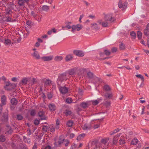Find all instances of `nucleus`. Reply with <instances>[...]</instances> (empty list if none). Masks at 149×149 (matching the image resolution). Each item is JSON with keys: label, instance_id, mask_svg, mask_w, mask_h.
<instances>
[{"label": "nucleus", "instance_id": "obj_1", "mask_svg": "<svg viewBox=\"0 0 149 149\" xmlns=\"http://www.w3.org/2000/svg\"><path fill=\"white\" fill-rule=\"evenodd\" d=\"M68 77H69L67 72H65L60 74L58 76V78L57 80L58 85L60 86L61 83L63 80H66Z\"/></svg>", "mask_w": 149, "mask_h": 149}, {"label": "nucleus", "instance_id": "obj_2", "mask_svg": "<svg viewBox=\"0 0 149 149\" xmlns=\"http://www.w3.org/2000/svg\"><path fill=\"white\" fill-rule=\"evenodd\" d=\"M5 83L6 85L4 88L5 89L8 91L11 90L16 86L15 84L10 83V81H7Z\"/></svg>", "mask_w": 149, "mask_h": 149}, {"label": "nucleus", "instance_id": "obj_3", "mask_svg": "<svg viewBox=\"0 0 149 149\" xmlns=\"http://www.w3.org/2000/svg\"><path fill=\"white\" fill-rule=\"evenodd\" d=\"M82 28V26L80 24H78L76 25H73L72 26L71 31L74 33L76 30L79 31Z\"/></svg>", "mask_w": 149, "mask_h": 149}, {"label": "nucleus", "instance_id": "obj_4", "mask_svg": "<svg viewBox=\"0 0 149 149\" xmlns=\"http://www.w3.org/2000/svg\"><path fill=\"white\" fill-rule=\"evenodd\" d=\"M104 20L106 21L112 22L114 21V18L113 17L111 13L107 14L106 15L104 18Z\"/></svg>", "mask_w": 149, "mask_h": 149}, {"label": "nucleus", "instance_id": "obj_5", "mask_svg": "<svg viewBox=\"0 0 149 149\" xmlns=\"http://www.w3.org/2000/svg\"><path fill=\"white\" fill-rule=\"evenodd\" d=\"M73 53L79 57H83L84 55V53L81 50H75L74 51Z\"/></svg>", "mask_w": 149, "mask_h": 149}, {"label": "nucleus", "instance_id": "obj_6", "mask_svg": "<svg viewBox=\"0 0 149 149\" xmlns=\"http://www.w3.org/2000/svg\"><path fill=\"white\" fill-rule=\"evenodd\" d=\"M60 92L63 94H64L68 92V88L65 87H61L59 88Z\"/></svg>", "mask_w": 149, "mask_h": 149}, {"label": "nucleus", "instance_id": "obj_7", "mask_svg": "<svg viewBox=\"0 0 149 149\" xmlns=\"http://www.w3.org/2000/svg\"><path fill=\"white\" fill-rule=\"evenodd\" d=\"M28 81V79L26 77L23 78L21 81L19 82V85L22 86L23 85H26Z\"/></svg>", "mask_w": 149, "mask_h": 149}, {"label": "nucleus", "instance_id": "obj_8", "mask_svg": "<svg viewBox=\"0 0 149 149\" xmlns=\"http://www.w3.org/2000/svg\"><path fill=\"white\" fill-rule=\"evenodd\" d=\"M108 21H102V20H99L97 21V22L99 24H101L102 26L103 27H106L108 26Z\"/></svg>", "mask_w": 149, "mask_h": 149}, {"label": "nucleus", "instance_id": "obj_9", "mask_svg": "<svg viewBox=\"0 0 149 149\" xmlns=\"http://www.w3.org/2000/svg\"><path fill=\"white\" fill-rule=\"evenodd\" d=\"M53 58V56H44L41 58V59L44 61H49L52 60Z\"/></svg>", "mask_w": 149, "mask_h": 149}, {"label": "nucleus", "instance_id": "obj_10", "mask_svg": "<svg viewBox=\"0 0 149 149\" xmlns=\"http://www.w3.org/2000/svg\"><path fill=\"white\" fill-rule=\"evenodd\" d=\"M104 96L106 99H110L112 97L113 95L111 93L107 92L104 93Z\"/></svg>", "mask_w": 149, "mask_h": 149}, {"label": "nucleus", "instance_id": "obj_11", "mask_svg": "<svg viewBox=\"0 0 149 149\" xmlns=\"http://www.w3.org/2000/svg\"><path fill=\"white\" fill-rule=\"evenodd\" d=\"M118 6L119 8H122L123 10L125 9L127 6L126 3H123L120 1H119Z\"/></svg>", "mask_w": 149, "mask_h": 149}, {"label": "nucleus", "instance_id": "obj_12", "mask_svg": "<svg viewBox=\"0 0 149 149\" xmlns=\"http://www.w3.org/2000/svg\"><path fill=\"white\" fill-rule=\"evenodd\" d=\"M44 113L42 111H40L38 113V115L40 118L41 120H45L46 119V118L44 116Z\"/></svg>", "mask_w": 149, "mask_h": 149}, {"label": "nucleus", "instance_id": "obj_13", "mask_svg": "<svg viewBox=\"0 0 149 149\" xmlns=\"http://www.w3.org/2000/svg\"><path fill=\"white\" fill-rule=\"evenodd\" d=\"M49 108L50 111H53L56 110V107L54 104H50L48 106Z\"/></svg>", "mask_w": 149, "mask_h": 149}, {"label": "nucleus", "instance_id": "obj_14", "mask_svg": "<svg viewBox=\"0 0 149 149\" xmlns=\"http://www.w3.org/2000/svg\"><path fill=\"white\" fill-rule=\"evenodd\" d=\"M92 127L91 123L86 124L84 125L82 128L84 130H89Z\"/></svg>", "mask_w": 149, "mask_h": 149}, {"label": "nucleus", "instance_id": "obj_15", "mask_svg": "<svg viewBox=\"0 0 149 149\" xmlns=\"http://www.w3.org/2000/svg\"><path fill=\"white\" fill-rule=\"evenodd\" d=\"M73 58L72 55L69 54H68L66 56L65 58V60L67 62H68L72 60Z\"/></svg>", "mask_w": 149, "mask_h": 149}, {"label": "nucleus", "instance_id": "obj_16", "mask_svg": "<svg viewBox=\"0 0 149 149\" xmlns=\"http://www.w3.org/2000/svg\"><path fill=\"white\" fill-rule=\"evenodd\" d=\"M32 56L33 57L36 59H39L40 58V56L38 53L37 51H35L32 54Z\"/></svg>", "mask_w": 149, "mask_h": 149}, {"label": "nucleus", "instance_id": "obj_17", "mask_svg": "<svg viewBox=\"0 0 149 149\" xmlns=\"http://www.w3.org/2000/svg\"><path fill=\"white\" fill-rule=\"evenodd\" d=\"M125 138L124 136H121L119 141V143L120 145H123L125 143Z\"/></svg>", "mask_w": 149, "mask_h": 149}, {"label": "nucleus", "instance_id": "obj_18", "mask_svg": "<svg viewBox=\"0 0 149 149\" xmlns=\"http://www.w3.org/2000/svg\"><path fill=\"white\" fill-rule=\"evenodd\" d=\"M1 102L3 105H5L6 104V96L3 95L1 97Z\"/></svg>", "mask_w": 149, "mask_h": 149}, {"label": "nucleus", "instance_id": "obj_19", "mask_svg": "<svg viewBox=\"0 0 149 149\" xmlns=\"http://www.w3.org/2000/svg\"><path fill=\"white\" fill-rule=\"evenodd\" d=\"M75 68H73L69 70L67 72L68 75L69 76V75H73L75 72Z\"/></svg>", "mask_w": 149, "mask_h": 149}, {"label": "nucleus", "instance_id": "obj_20", "mask_svg": "<svg viewBox=\"0 0 149 149\" xmlns=\"http://www.w3.org/2000/svg\"><path fill=\"white\" fill-rule=\"evenodd\" d=\"M91 25V27L92 28L95 30H98L100 29V27L98 26L97 24L96 23H93Z\"/></svg>", "mask_w": 149, "mask_h": 149}, {"label": "nucleus", "instance_id": "obj_21", "mask_svg": "<svg viewBox=\"0 0 149 149\" xmlns=\"http://www.w3.org/2000/svg\"><path fill=\"white\" fill-rule=\"evenodd\" d=\"M10 102L12 105H16L17 104V101L16 98H13L11 100Z\"/></svg>", "mask_w": 149, "mask_h": 149}, {"label": "nucleus", "instance_id": "obj_22", "mask_svg": "<svg viewBox=\"0 0 149 149\" xmlns=\"http://www.w3.org/2000/svg\"><path fill=\"white\" fill-rule=\"evenodd\" d=\"M4 44L6 46H8L11 44V41L8 39H5Z\"/></svg>", "mask_w": 149, "mask_h": 149}, {"label": "nucleus", "instance_id": "obj_23", "mask_svg": "<svg viewBox=\"0 0 149 149\" xmlns=\"http://www.w3.org/2000/svg\"><path fill=\"white\" fill-rule=\"evenodd\" d=\"M42 130L43 131L46 132L49 131V126L46 125H43L42 128Z\"/></svg>", "mask_w": 149, "mask_h": 149}, {"label": "nucleus", "instance_id": "obj_24", "mask_svg": "<svg viewBox=\"0 0 149 149\" xmlns=\"http://www.w3.org/2000/svg\"><path fill=\"white\" fill-rule=\"evenodd\" d=\"M85 134H81L78 136L77 138V140L80 141L85 136Z\"/></svg>", "mask_w": 149, "mask_h": 149}, {"label": "nucleus", "instance_id": "obj_25", "mask_svg": "<svg viewBox=\"0 0 149 149\" xmlns=\"http://www.w3.org/2000/svg\"><path fill=\"white\" fill-rule=\"evenodd\" d=\"M144 34L146 36L149 35V28L146 26V29L144 31Z\"/></svg>", "mask_w": 149, "mask_h": 149}, {"label": "nucleus", "instance_id": "obj_26", "mask_svg": "<svg viewBox=\"0 0 149 149\" xmlns=\"http://www.w3.org/2000/svg\"><path fill=\"white\" fill-rule=\"evenodd\" d=\"M63 58L62 56H56L54 58V60L57 61H60L62 60Z\"/></svg>", "mask_w": 149, "mask_h": 149}, {"label": "nucleus", "instance_id": "obj_27", "mask_svg": "<svg viewBox=\"0 0 149 149\" xmlns=\"http://www.w3.org/2000/svg\"><path fill=\"white\" fill-rule=\"evenodd\" d=\"M51 83V81L49 79H46L44 81V84L45 86H49Z\"/></svg>", "mask_w": 149, "mask_h": 149}, {"label": "nucleus", "instance_id": "obj_28", "mask_svg": "<svg viewBox=\"0 0 149 149\" xmlns=\"http://www.w3.org/2000/svg\"><path fill=\"white\" fill-rule=\"evenodd\" d=\"M136 76L137 78H140L143 82L144 81V77L141 74H138L136 75Z\"/></svg>", "mask_w": 149, "mask_h": 149}, {"label": "nucleus", "instance_id": "obj_29", "mask_svg": "<svg viewBox=\"0 0 149 149\" xmlns=\"http://www.w3.org/2000/svg\"><path fill=\"white\" fill-rule=\"evenodd\" d=\"M104 90L106 91H109L111 90V88L108 85H105L103 87Z\"/></svg>", "mask_w": 149, "mask_h": 149}, {"label": "nucleus", "instance_id": "obj_30", "mask_svg": "<svg viewBox=\"0 0 149 149\" xmlns=\"http://www.w3.org/2000/svg\"><path fill=\"white\" fill-rule=\"evenodd\" d=\"M80 105L82 108H85L88 106V104L87 102H83Z\"/></svg>", "mask_w": 149, "mask_h": 149}, {"label": "nucleus", "instance_id": "obj_31", "mask_svg": "<svg viewBox=\"0 0 149 149\" xmlns=\"http://www.w3.org/2000/svg\"><path fill=\"white\" fill-rule=\"evenodd\" d=\"M24 3L23 0H18V3L19 6H22L24 5Z\"/></svg>", "mask_w": 149, "mask_h": 149}, {"label": "nucleus", "instance_id": "obj_32", "mask_svg": "<svg viewBox=\"0 0 149 149\" xmlns=\"http://www.w3.org/2000/svg\"><path fill=\"white\" fill-rule=\"evenodd\" d=\"M100 79L97 77H95L93 79V81L95 84L98 83Z\"/></svg>", "mask_w": 149, "mask_h": 149}, {"label": "nucleus", "instance_id": "obj_33", "mask_svg": "<svg viewBox=\"0 0 149 149\" xmlns=\"http://www.w3.org/2000/svg\"><path fill=\"white\" fill-rule=\"evenodd\" d=\"M138 141V140L137 139H133L131 142V144L132 145H136Z\"/></svg>", "mask_w": 149, "mask_h": 149}, {"label": "nucleus", "instance_id": "obj_34", "mask_svg": "<svg viewBox=\"0 0 149 149\" xmlns=\"http://www.w3.org/2000/svg\"><path fill=\"white\" fill-rule=\"evenodd\" d=\"M73 124V122L72 120H69L67 122V125L68 127H71Z\"/></svg>", "mask_w": 149, "mask_h": 149}, {"label": "nucleus", "instance_id": "obj_35", "mask_svg": "<svg viewBox=\"0 0 149 149\" xmlns=\"http://www.w3.org/2000/svg\"><path fill=\"white\" fill-rule=\"evenodd\" d=\"M42 10L45 11H47L49 9V7L46 5L43 6L42 7Z\"/></svg>", "mask_w": 149, "mask_h": 149}, {"label": "nucleus", "instance_id": "obj_36", "mask_svg": "<svg viewBox=\"0 0 149 149\" xmlns=\"http://www.w3.org/2000/svg\"><path fill=\"white\" fill-rule=\"evenodd\" d=\"M49 130L52 132H54L55 131V128L53 125H50L49 126Z\"/></svg>", "mask_w": 149, "mask_h": 149}, {"label": "nucleus", "instance_id": "obj_37", "mask_svg": "<svg viewBox=\"0 0 149 149\" xmlns=\"http://www.w3.org/2000/svg\"><path fill=\"white\" fill-rule=\"evenodd\" d=\"M69 143V141L67 139H63V144L66 146H67L68 145V144Z\"/></svg>", "mask_w": 149, "mask_h": 149}, {"label": "nucleus", "instance_id": "obj_38", "mask_svg": "<svg viewBox=\"0 0 149 149\" xmlns=\"http://www.w3.org/2000/svg\"><path fill=\"white\" fill-rule=\"evenodd\" d=\"M6 140L5 136L3 135L0 136V141L1 142H4Z\"/></svg>", "mask_w": 149, "mask_h": 149}, {"label": "nucleus", "instance_id": "obj_39", "mask_svg": "<svg viewBox=\"0 0 149 149\" xmlns=\"http://www.w3.org/2000/svg\"><path fill=\"white\" fill-rule=\"evenodd\" d=\"M65 113L66 116L70 115L72 113V112L70 110H66L65 111Z\"/></svg>", "mask_w": 149, "mask_h": 149}, {"label": "nucleus", "instance_id": "obj_40", "mask_svg": "<svg viewBox=\"0 0 149 149\" xmlns=\"http://www.w3.org/2000/svg\"><path fill=\"white\" fill-rule=\"evenodd\" d=\"M120 130L119 128H117L116 129H115L114 130L112 133H111L110 134V135H112L116 133L117 132H118Z\"/></svg>", "mask_w": 149, "mask_h": 149}, {"label": "nucleus", "instance_id": "obj_41", "mask_svg": "<svg viewBox=\"0 0 149 149\" xmlns=\"http://www.w3.org/2000/svg\"><path fill=\"white\" fill-rule=\"evenodd\" d=\"M109 140V139H103L101 140V142L104 144H105Z\"/></svg>", "mask_w": 149, "mask_h": 149}, {"label": "nucleus", "instance_id": "obj_42", "mask_svg": "<svg viewBox=\"0 0 149 149\" xmlns=\"http://www.w3.org/2000/svg\"><path fill=\"white\" fill-rule=\"evenodd\" d=\"M70 148L71 149H75L78 148L77 145L74 143L72 145Z\"/></svg>", "mask_w": 149, "mask_h": 149}, {"label": "nucleus", "instance_id": "obj_43", "mask_svg": "<svg viewBox=\"0 0 149 149\" xmlns=\"http://www.w3.org/2000/svg\"><path fill=\"white\" fill-rule=\"evenodd\" d=\"M118 139L116 138V137L114 136L113 138V143L114 144H116L118 142Z\"/></svg>", "mask_w": 149, "mask_h": 149}, {"label": "nucleus", "instance_id": "obj_44", "mask_svg": "<svg viewBox=\"0 0 149 149\" xmlns=\"http://www.w3.org/2000/svg\"><path fill=\"white\" fill-rule=\"evenodd\" d=\"M137 36L139 39H141L142 37V33L141 31H138L137 33Z\"/></svg>", "mask_w": 149, "mask_h": 149}, {"label": "nucleus", "instance_id": "obj_45", "mask_svg": "<svg viewBox=\"0 0 149 149\" xmlns=\"http://www.w3.org/2000/svg\"><path fill=\"white\" fill-rule=\"evenodd\" d=\"M30 115L31 116H35L36 113L35 110H32L30 112Z\"/></svg>", "mask_w": 149, "mask_h": 149}, {"label": "nucleus", "instance_id": "obj_46", "mask_svg": "<svg viewBox=\"0 0 149 149\" xmlns=\"http://www.w3.org/2000/svg\"><path fill=\"white\" fill-rule=\"evenodd\" d=\"M131 35L133 39H135L136 37V34L135 32L133 31H132L131 33Z\"/></svg>", "mask_w": 149, "mask_h": 149}, {"label": "nucleus", "instance_id": "obj_47", "mask_svg": "<svg viewBox=\"0 0 149 149\" xmlns=\"http://www.w3.org/2000/svg\"><path fill=\"white\" fill-rule=\"evenodd\" d=\"M17 118L18 120H20L23 119V117L21 115L18 114L17 115Z\"/></svg>", "mask_w": 149, "mask_h": 149}, {"label": "nucleus", "instance_id": "obj_48", "mask_svg": "<svg viewBox=\"0 0 149 149\" xmlns=\"http://www.w3.org/2000/svg\"><path fill=\"white\" fill-rule=\"evenodd\" d=\"M66 102L67 103L70 104L72 102V99L70 98H68L66 99Z\"/></svg>", "mask_w": 149, "mask_h": 149}, {"label": "nucleus", "instance_id": "obj_49", "mask_svg": "<svg viewBox=\"0 0 149 149\" xmlns=\"http://www.w3.org/2000/svg\"><path fill=\"white\" fill-rule=\"evenodd\" d=\"M92 104L94 105H96L99 103V102L97 100H93L92 101Z\"/></svg>", "mask_w": 149, "mask_h": 149}, {"label": "nucleus", "instance_id": "obj_50", "mask_svg": "<svg viewBox=\"0 0 149 149\" xmlns=\"http://www.w3.org/2000/svg\"><path fill=\"white\" fill-rule=\"evenodd\" d=\"M104 52L105 53V54L107 56L109 55L111 53L109 51L107 50H104Z\"/></svg>", "mask_w": 149, "mask_h": 149}, {"label": "nucleus", "instance_id": "obj_51", "mask_svg": "<svg viewBox=\"0 0 149 149\" xmlns=\"http://www.w3.org/2000/svg\"><path fill=\"white\" fill-rule=\"evenodd\" d=\"M87 75L89 77L92 78L93 76V74L92 73L89 72L87 73Z\"/></svg>", "mask_w": 149, "mask_h": 149}, {"label": "nucleus", "instance_id": "obj_52", "mask_svg": "<svg viewBox=\"0 0 149 149\" xmlns=\"http://www.w3.org/2000/svg\"><path fill=\"white\" fill-rule=\"evenodd\" d=\"M125 48V45L123 43H122L120 45V48L121 50L124 49Z\"/></svg>", "mask_w": 149, "mask_h": 149}, {"label": "nucleus", "instance_id": "obj_53", "mask_svg": "<svg viewBox=\"0 0 149 149\" xmlns=\"http://www.w3.org/2000/svg\"><path fill=\"white\" fill-rule=\"evenodd\" d=\"M40 123V120H37L36 119L34 120V123L36 125H38Z\"/></svg>", "mask_w": 149, "mask_h": 149}, {"label": "nucleus", "instance_id": "obj_54", "mask_svg": "<svg viewBox=\"0 0 149 149\" xmlns=\"http://www.w3.org/2000/svg\"><path fill=\"white\" fill-rule=\"evenodd\" d=\"M6 21L7 22H11V18L9 17H6Z\"/></svg>", "mask_w": 149, "mask_h": 149}, {"label": "nucleus", "instance_id": "obj_55", "mask_svg": "<svg viewBox=\"0 0 149 149\" xmlns=\"http://www.w3.org/2000/svg\"><path fill=\"white\" fill-rule=\"evenodd\" d=\"M117 50V48L115 47H113L111 49V51L113 52H116Z\"/></svg>", "mask_w": 149, "mask_h": 149}, {"label": "nucleus", "instance_id": "obj_56", "mask_svg": "<svg viewBox=\"0 0 149 149\" xmlns=\"http://www.w3.org/2000/svg\"><path fill=\"white\" fill-rule=\"evenodd\" d=\"M99 127L100 125L99 124H97L94 125V129H95L98 128Z\"/></svg>", "mask_w": 149, "mask_h": 149}, {"label": "nucleus", "instance_id": "obj_57", "mask_svg": "<svg viewBox=\"0 0 149 149\" xmlns=\"http://www.w3.org/2000/svg\"><path fill=\"white\" fill-rule=\"evenodd\" d=\"M17 79L16 77H14L11 79V80L13 81H17Z\"/></svg>", "mask_w": 149, "mask_h": 149}, {"label": "nucleus", "instance_id": "obj_58", "mask_svg": "<svg viewBox=\"0 0 149 149\" xmlns=\"http://www.w3.org/2000/svg\"><path fill=\"white\" fill-rule=\"evenodd\" d=\"M32 149H37V147L36 145V143H35L33 146Z\"/></svg>", "mask_w": 149, "mask_h": 149}, {"label": "nucleus", "instance_id": "obj_59", "mask_svg": "<svg viewBox=\"0 0 149 149\" xmlns=\"http://www.w3.org/2000/svg\"><path fill=\"white\" fill-rule=\"evenodd\" d=\"M51 147L49 146H47L45 148H42V149H50Z\"/></svg>", "mask_w": 149, "mask_h": 149}, {"label": "nucleus", "instance_id": "obj_60", "mask_svg": "<svg viewBox=\"0 0 149 149\" xmlns=\"http://www.w3.org/2000/svg\"><path fill=\"white\" fill-rule=\"evenodd\" d=\"M63 143V139L62 140L61 139H60L58 141V144L60 145L62 143Z\"/></svg>", "mask_w": 149, "mask_h": 149}, {"label": "nucleus", "instance_id": "obj_61", "mask_svg": "<svg viewBox=\"0 0 149 149\" xmlns=\"http://www.w3.org/2000/svg\"><path fill=\"white\" fill-rule=\"evenodd\" d=\"M83 17H84V15L83 14H82L80 16L79 19V21L80 22H81V19H82V18Z\"/></svg>", "mask_w": 149, "mask_h": 149}, {"label": "nucleus", "instance_id": "obj_62", "mask_svg": "<svg viewBox=\"0 0 149 149\" xmlns=\"http://www.w3.org/2000/svg\"><path fill=\"white\" fill-rule=\"evenodd\" d=\"M26 141H25L26 143H27L28 144H29L30 143L31 140L30 139H27V140H26Z\"/></svg>", "mask_w": 149, "mask_h": 149}, {"label": "nucleus", "instance_id": "obj_63", "mask_svg": "<svg viewBox=\"0 0 149 149\" xmlns=\"http://www.w3.org/2000/svg\"><path fill=\"white\" fill-rule=\"evenodd\" d=\"M121 135V133H119L115 135L114 136L116 137V138L118 139V138Z\"/></svg>", "mask_w": 149, "mask_h": 149}, {"label": "nucleus", "instance_id": "obj_64", "mask_svg": "<svg viewBox=\"0 0 149 149\" xmlns=\"http://www.w3.org/2000/svg\"><path fill=\"white\" fill-rule=\"evenodd\" d=\"M143 51L145 52L148 55H149V51L148 50H143Z\"/></svg>", "mask_w": 149, "mask_h": 149}]
</instances>
